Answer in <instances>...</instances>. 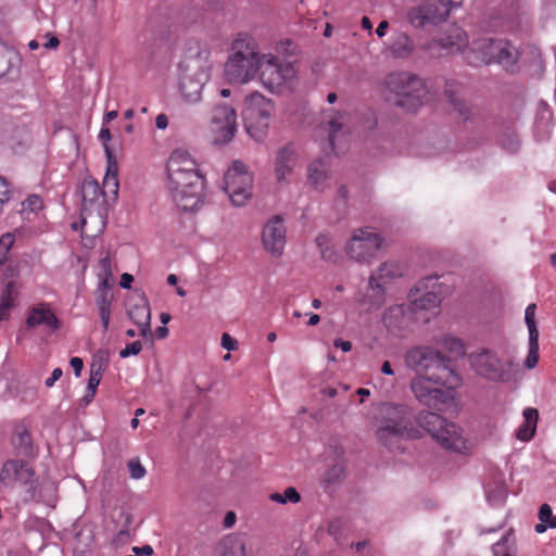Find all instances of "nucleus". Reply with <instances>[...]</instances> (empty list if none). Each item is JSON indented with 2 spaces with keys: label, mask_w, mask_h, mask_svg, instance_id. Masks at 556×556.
Listing matches in <instances>:
<instances>
[{
  "label": "nucleus",
  "mask_w": 556,
  "mask_h": 556,
  "mask_svg": "<svg viewBox=\"0 0 556 556\" xmlns=\"http://www.w3.org/2000/svg\"><path fill=\"white\" fill-rule=\"evenodd\" d=\"M386 425L377 430L379 441L391 450L400 448L403 439H418L427 433L443 450L468 456L475 443L467 431L458 424L442 415L420 410L416 416L417 427L409 424L410 409L406 405L388 404L383 407Z\"/></svg>",
  "instance_id": "obj_1"
},
{
  "label": "nucleus",
  "mask_w": 556,
  "mask_h": 556,
  "mask_svg": "<svg viewBox=\"0 0 556 556\" xmlns=\"http://www.w3.org/2000/svg\"><path fill=\"white\" fill-rule=\"evenodd\" d=\"M274 61L273 53H262L256 39L239 33L232 40L224 73L228 81L245 85L258 79L265 63Z\"/></svg>",
  "instance_id": "obj_2"
},
{
  "label": "nucleus",
  "mask_w": 556,
  "mask_h": 556,
  "mask_svg": "<svg viewBox=\"0 0 556 556\" xmlns=\"http://www.w3.org/2000/svg\"><path fill=\"white\" fill-rule=\"evenodd\" d=\"M206 181L190 154L176 149V210L193 215L204 205Z\"/></svg>",
  "instance_id": "obj_3"
},
{
  "label": "nucleus",
  "mask_w": 556,
  "mask_h": 556,
  "mask_svg": "<svg viewBox=\"0 0 556 556\" xmlns=\"http://www.w3.org/2000/svg\"><path fill=\"white\" fill-rule=\"evenodd\" d=\"M443 375H420L410 382V390L417 401L428 407L441 409L456 401V390L463 378L453 368H443Z\"/></svg>",
  "instance_id": "obj_4"
},
{
  "label": "nucleus",
  "mask_w": 556,
  "mask_h": 556,
  "mask_svg": "<svg viewBox=\"0 0 556 556\" xmlns=\"http://www.w3.org/2000/svg\"><path fill=\"white\" fill-rule=\"evenodd\" d=\"M383 94L397 106L416 110L428 100L425 81L408 72L389 74L383 80Z\"/></svg>",
  "instance_id": "obj_5"
},
{
  "label": "nucleus",
  "mask_w": 556,
  "mask_h": 556,
  "mask_svg": "<svg viewBox=\"0 0 556 556\" xmlns=\"http://www.w3.org/2000/svg\"><path fill=\"white\" fill-rule=\"evenodd\" d=\"M471 370L482 379L492 382L510 380L516 363L513 356L503 355L496 348H478L468 355Z\"/></svg>",
  "instance_id": "obj_6"
},
{
  "label": "nucleus",
  "mask_w": 556,
  "mask_h": 556,
  "mask_svg": "<svg viewBox=\"0 0 556 556\" xmlns=\"http://www.w3.org/2000/svg\"><path fill=\"white\" fill-rule=\"evenodd\" d=\"M242 119L248 135L255 141H263L275 116V103L258 91L248 94L243 101Z\"/></svg>",
  "instance_id": "obj_7"
},
{
  "label": "nucleus",
  "mask_w": 556,
  "mask_h": 556,
  "mask_svg": "<svg viewBox=\"0 0 556 556\" xmlns=\"http://www.w3.org/2000/svg\"><path fill=\"white\" fill-rule=\"evenodd\" d=\"M462 7V0H417L406 11L407 23L416 29L439 26L445 23L451 13Z\"/></svg>",
  "instance_id": "obj_8"
},
{
  "label": "nucleus",
  "mask_w": 556,
  "mask_h": 556,
  "mask_svg": "<svg viewBox=\"0 0 556 556\" xmlns=\"http://www.w3.org/2000/svg\"><path fill=\"white\" fill-rule=\"evenodd\" d=\"M174 26V1L162 0L152 10L147 29L150 33L151 54L155 55L163 49L172 54L174 39L172 28Z\"/></svg>",
  "instance_id": "obj_9"
},
{
  "label": "nucleus",
  "mask_w": 556,
  "mask_h": 556,
  "mask_svg": "<svg viewBox=\"0 0 556 556\" xmlns=\"http://www.w3.org/2000/svg\"><path fill=\"white\" fill-rule=\"evenodd\" d=\"M31 460L7 459L0 470V485L17 484L24 491V502L36 501L39 494V480Z\"/></svg>",
  "instance_id": "obj_10"
},
{
  "label": "nucleus",
  "mask_w": 556,
  "mask_h": 556,
  "mask_svg": "<svg viewBox=\"0 0 556 556\" xmlns=\"http://www.w3.org/2000/svg\"><path fill=\"white\" fill-rule=\"evenodd\" d=\"M207 74L203 70L200 59V49L198 43H193L190 48V56L188 63L179 64V83L178 89L181 99L186 103H195L201 99V90L206 80Z\"/></svg>",
  "instance_id": "obj_11"
},
{
  "label": "nucleus",
  "mask_w": 556,
  "mask_h": 556,
  "mask_svg": "<svg viewBox=\"0 0 556 556\" xmlns=\"http://www.w3.org/2000/svg\"><path fill=\"white\" fill-rule=\"evenodd\" d=\"M257 80L271 93L290 92L298 86V70L291 62H279L274 54V61L264 64Z\"/></svg>",
  "instance_id": "obj_12"
},
{
  "label": "nucleus",
  "mask_w": 556,
  "mask_h": 556,
  "mask_svg": "<svg viewBox=\"0 0 556 556\" xmlns=\"http://www.w3.org/2000/svg\"><path fill=\"white\" fill-rule=\"evenodd\" d=\"M238 130L236 109L226 102L217 103L212 109L207 124V135L214 144H227Z\"/></svg>",
  "instance_id": "obj_13"
},
{
  "label": "nucleus",
  "mask_w": 556,
  "mask_h": 556,
  "mask_svg": "<svg viewBox=\"0 0 556 556\" xmlns=\"http://www.w3.org/2000/svg\"><path fill=\"white\" fill-rule=\"evenodd\" d=\"M253 177L241 161H235L226 170L224 190L236 206L244 205L252 195Z\"/></svg>",
  "instance_id": "obj_14"
},
{
  "label": "nucleus",
  "mask_w": 556,
  "mask_h": 556,
  "mask_svg": "<svg viewBox=\"0 0 556 556\" xmlns=\"http://www.w3.org/2000/svg\"><path fill=\"white\" fill-rule=\"evenodd\" d=\"M383 239L370 227L355 229L345 244L346 254L358 263H369L382 248Z\"/></svg>",
  "instance_id": "obj_15"
},
{
  "label": "nucleus",
  "mask_w": 556,
  "mask_h": 556,
  "mask_svg": "<svg viewBox=\"0 0 556 556\" xmlns=\"http://www.w3.org/2000/svg\"><path fill=\"white\" fill-rule=\"evenodd\" d=\"M405 364L420 375H443V368H451L446 358L435 349L418 345L406 352Z\"/></svg>",
  "instance_id": "obj_16"
},
{
  "label": "nucleus",
  "mask_w": 556,
  "mask_h": 556,
  "mask_svg": "<svg viewBox=\"0 0 556 556\" xmlns=\"http://www.w3.org/2000/svg\"><path fill=\"white\" fill-rule=\"evenodd\" d=\"M467 33L458 26L448 27L439 38H432L421 46V49L431 56L462 53L466 58L469 49Z\"/></svg>",
  "instance_id": "obj_17"
},
{
  "label": "nucleus",
  "mask_w": 556,
  "mask_h": 556,
  "mask_svg": "<svg viewBox=\"0 0 556 556\" xmlns=\"http://www.w3.org/2000/svg\"><path fill=\"white\" fill-rule=\"evenodd\" d=\"M301 165V156L298 149L286 143L279 147L274 154L273 173L276 182L280 187L290 186Z\"/></svg>",
  "instance_id": "obj_18"
},
{
  "label": "nucleus",
  "mask_w": 556,
  "mask_h": 556,
  "mask_svg": "<svg viewBox=\"0 0 556 556\" xmlns=\"http://www.w3.org/2000/svg\"><path fill=\"white\" fill-rule=\"evenodd\" d=\"M404 265L394 260L387 261L369 277V288L375 293L376 299L371 303L372 308H379L384 303L386 286L401 278L404 274Z\"/></svg>",
  "instance_id": "obj_19"
},
{
  "label": "nucleus",
  "mask_w": 556,
  "mask_h": 556,
  "mask_svg": "<svg viewBox=\"0 0 556 556\" xmlns=\"http://www.w3.org/2000/svg\"><path fill=\"white\" fill-rule=\"evenodd\" d=\"M442 283L438 277L429 276L420 280L409 294L414 311H430L441 304Z\"/></svg>",
  "instance_id": "obj_20"
},
{
  "label": "nucleus",
  "mask_w": 556,
  "mask_h": 556,
  "mask_svg": "<svg viewBox=\"0 0 556 556\" xmlns=\"http://www.w3.org/2000/svg\"><path fill=\"white\" fill-rule=\"evenodd\" d=\"M128 318L139 327V334L143 338L151 336L150 303L143 290L137 288L125 299Z\"/></svg>",
  "instance_id": "obj_21"
},
{
  "label": "nucleus",
  "mask_w": 556,
  "mask_h": 556,
  "mask_svg": "<svg viewBox=\"0 0 556 556\" xmlns=\"http://www.w3.org/2000/svg\"><path fill=\"white\" fill-rule=\"evenodd\" d=\"M261 242L264 251L270 256L280 257L287 243V228L280 216L269 218L262 228Z\"/></svg>",
  "instance_id": "obj_22"
},
{
  "label": "nucleus",
  "mask_w": 556,
  "mask_h": 556,
  "mask_svg": "<svg viewBox=\"0 0 556 556\" xmlns=\"http://www.w3.org/2000/svg\"><path fill=\"white\" fill-rule=\"evenodd\" d=\"M99 140L102 142L105 160H106V167H105V174L103 177V184L104 187H111L112 186V201L116 202L118 198V190H119V181H118V163L115 154L114 148L110 144V141L112 139L111 130L108 126L102 125L99 135Z\"/></svg>",
  "instance_id": "obj_23"
},
{
  "label": "nucleus",
  "mask_w": 556,
  "mask_h": 556,
  "mask_svg": "<svg viewBox=\"0 0 556 556\" xmlns=\"http://www.w3.org/2000/svg\"><path fill=\"white\" fill-rule=\"evenodd\" d=\"M11 445L17 456L15 459L35 462L39 456V445L34 441L30 430L23 421L14 426Z\"/></svg>",
  "instance_id": "obj_24"
},
{
  "label": "nucleus",
  "mask_w": 556,
  "mask_h": 556,
  "mask_svg": "<svg viewBox=\"0 0 556 556\" xmlns=\"http://www.w3.org/2000/svg\"><path fill=\"white\" fill-rule=\"evenodd\" d=\"M218 556H257L251 538L247 533L233 532L225 535L218 544Z\"/></svg>",
  "instance_id": "obj_25"
},
{
  "label": "nucleus",
  "mask_w": 556,
  "mask_h": 556,
  "mask_svg": "<svg viewBox=\"0 0 556 556\" xmlns=\"http://www.w3.org/2000/svg\"><path fill=\"white\" fill-rule=\"evenodd\" d=\"M104 189H109L112 193V186L104 187L102 182V187L99 182L92 177L87 176L78 187V192L81 194V207H80V225L81 227L86 225V213L88 211L87 204H94L99 200L100 197L103 198V203L109 204L108 195Z\"/></svg>",
  "instance_id": "obj_26"
},
{
  "label": "nucleus",
  "mask_w": 556,
  "mask_h": 556,
  "mask_svg": "<svg viewBox=\"0 0 556 556\" xmlns=\"http://www.w3.org/2000/svg\"><path fill=\"white\" fill-rule=\"evenodd\" d=\"M306 178L309 186L317 191H325L332 182V168L330 161L319 157L307 165Z\"/></svg>",
  "instance_id": "obj_27"
},
{
  "label": "nucleus",
  "mask_w": 556,
  "mask_h": 556,
  "mask_svg": "<svg viewBox=\"0 0 556 556\" xmlns=\"http://www.w3.org/2000/svg\"><path fill=\"white\" fill-rule=\"evenodd\" d=\"M22 65L21 54L0 37V79L13 81L20 77Z\"/></svg>",
  "instance_id": "obj_28"
},
{
  "label": "nucleus",
  "mask_w": 556,
  "mask_h": 556,
  "mask_svg": "<svg viewBox=\"0 0 556 556\" xmlns=\"http://www.w3.org/2000/svg\"><path fill=\"white\" fill-rule=\"evenodd\" d=\"M497 40L493 38H479L475 40L466 54L467 62L472 65L494 63Z\"/></svg>",
  "instance_id": "obj_29"
},
{
  "label": "nucleus",
  "mask_w": 556,
  "mask_h": 556,
  "mask_svg": "<svg viewBox=\"0 0 556 556\" xmlns=\"http://www.w3.org/2000/svg\"><path fill=\"white\" fill-rule=\"evenodd\" d=\"M25 324L28 329L46 326L53 331L59 330L62 326L54 312L45 304L31 307Z\"/></svg>",
  "instance_id": "obj_30"
},
{
  "label": "nucleus",
  "mask_w": 556,
  "mask_h": 556,
  "mask_svg": "<svg viewBox=\"0 0 556 556\" xmlns=\"http://www.w3.org/2000/svg\"><path fill=\"white\" fill-rule=\"evenodd\" d=\"M521 415L522 421L514 431V438L521 443H529L536 434L539 410L534 407H526Z\"/></svg>",
  "instance_id": "obj_31"
},
{
  "label": "nucleus",
  "mask_w": 556,
  "mask_h": 556,
  "mask_svg": "<svg viewBox=\"0 0 556 556\" xmlns=\"http://www.w3.org/2000/svg\"><path fill=\"white\" fill-rule=\"evenodd\" d=\"M349 115L343 111L326 110L323 113V122L329 129V142L332 149L336 148V139L339 134L346 132Z\"/></svg>",
  "instance_id": "obj_32"
},
{
  "label": "nucleus",
  "mask_w": 556,
  "mask_h": 556,
  "mask_svg": "<svg viewBox=\"0 0 556 556\" xmlns=\"http://www.w3.org/2000/svg\"><path fill=\"white\" fill-rule=\"evenodd\" d=\"M390 54L397 59H406L414 51L413 39L404 31L395 34L389 41Z\"/></svg>",
  "instance_id": "obj_33"
},
{
  "label": "nucleus",
  "mask_w": 556,
  "mask_h": 556,
  "mask_svg": "<svg viewBox=\"0 0 556 556\" xmlns=\"http://www.w3.org/2000/svg\"><path fill=\"white\" fill-rule=\"evenodd\" d=\"M519 59L518 50L507 40H497V51L494 63H497L506 70L513 68Z\"/></svg>",
  "instance_id": "obj_34"
},
{
  "label": "nucleus",
  "mask_w": 556,
  "mask_h": 556,
  "mask_svg": "<svg viewBox=\"0 0 556 556\" xmlns=\"http://www.w3.org/2000/svg\"><path fill=\"white\" fill-rule=\"evenodd\" d=\"M14 281L7 282L3 292L0 295V321H5L10 318L11 311L17 305L15 300Z\"/></svg>",
  "instance_id": "obj_35"
},
{
  "label": "nucleus",
  "mask_w": 556,
  "mask_h": 556,
  "mask_svg": "<svg viewBox=\"0 0 556 556\" xmlns=\"http://www.w3.org/2000/svg\"><path fill=\"white\" fill-rule=\"evenodd\" d=\"M112 302V294L96 293V304L99 311V317L104 332L109 330Z\"/></svg>",
  "instance_id": "obj_36"
},
{
  "label": "nucleus",
  "mask_w": 556,
  "mask_h": 556,
  "mask_svg": "<svg viewBox=\"0 0 556 556\" xmlns=\"http://www.w3.org/2000/svg\"><path fill=\"white\" fill-rule=\"evenodd\" d=\"M437 343L455 358L464 357L466 354V344L457 337L446 334Z\"/></svg>",
  "instance_id": "obj_37"
},
{
  "label": "nucleus",
  "mask_w": 556,
  "mask_h": 556,
  "mask_svg": "<svg viewBox=\"0 0 556 556\" xmlns=\"http://www.w3.org/2000/svg\"><path fill=\"white\" fill-rule=\"evenodd\" d=\"M539 523L535 525L536 533H544L547 529H556V516L548 504L541 505L538 514Z\"/></svg>",
  "instance_id": "obj_38"
},
{
  "label": "nucleus",
  "mask_w": 556,
  "mask_h": 556,
  "mask_svg": "<svg viewBox=\"0 0 556 556\" xmlns=\"http://www.w3.org/2000/svg\"><path fill=\"white\" fill-rule=\"evenodd\" d=\"M492 549L494 556H516V540L511 531L497 541Z\"/></svg>",
  "instance_id": "obj_39"
},
{
  "label": "nucleus",
  "mask_w": 556,
  "mask_h": 556,
  "mask_svg": "<svg viewBox=\"0 0 556 556\" xmlns=\"http://www.w3.org/2000/svg\"><path fill=\"white\" fill-rule=\"evenodd\" d=\"M488 502L493 506H501L507 497V488L503 482H494L485 491Z\"/></svg>",
  "instance_id": "obj_40"
},
{
  "label": "nucleus",
  "mask_w": 556,
  "mask_h": 556,
  "mask_svg": "<svg viewBox=\"0 0 556 556\" xmlns=\"http://www.w3.org/2000/svg\"><path fill=\"white\" fill-rule=\"evenodd\" d=\"M269 500L274 503L286 505L288 503L296 504L301 501V495L293 486H288L283 493H271Z\"/></svg>",
  "instance_id": "obj_41"
},
{
  "label": "nucleus",
  "mask_w": 556,
  "mask_h": 556,
  "mask_svg": "<svg viewBox=\"0 0 556 556\" xmlns=\"http://www.w3.org/2000/svg\"><path fill=\"white\" fill-rule=\"evenodd\" d=\"M536 305L534 303L529 304L525 309V323L529 332V340L539 339V330L536 326Z\"/></svg>",
  "instance_id": "obj_42"
},
{
  "label": "nucleus",
  "mask_w": 556,
  "mask_h": 556,
  "mask_svg": "<svg viewBox=\"0 0 556 556\" xmlns=\"http://www.w3.org/2000/svg\"><path fill=\"white\" fill-rule=\"evenodd\" d=\"M173 160H174V150H172L168 153L166 160L164 161V164H162V163L157 164L156 162H154L153 167L154 168L159 167L162 170V173L165 175L168 192L174 198V178H173L172 168H170V163Z\"/></svg>",
  "instance_id": "obj_43"
},
{
  "label": "nucleus",
  "mask_w": 556,
  "mask_h": 556,
  "mask_svg": "<svg viewBox=\"0 0 556 556\" xmlns=\"http://www.w3.org/2000/svg\"><path fill=\"white\" fill-rule=\"evenodd\" d=\"M109 362H110V351L106 349H99L92 357V363L90 365V371H100L101 375H103Z\"/></svg>",
  "instance_id": "obj_44"
},
{
  "label": "nucleus",
  "mask_w": 556,
  "mask_h": 556,
  "mask_svg": "<svg viewBox=\"0 0 556 556\" xmlns=\"http://www.w3.org/2000/svg\"><path fill=\"white\" fill-rule=\"evenodd\" d=\"M539 363V339L529 340V351L525 361V367L533 369Z\"/></svg>",
  "instance_id": "obj_45"
},
{
  "label": "nucleus",
  "mask_w": 556,
  "mask_h": 556,
  "mask_svg": "<svg viewBox=\"0 0 556 556\" xmlns=\"http://www.w3.org/2000/svg\"><path fill=\"white\" fill-rule=\"evenodd\" d=\"M316 243L321 254V257L326 261H334L336 255L332 249L330 248V242L327 236L320 235L316 238Z\"/></svg>",
  "instance_id": "obj_46"
},
{
  "label": "nucleus",
  "mask_w": 556,
  "mask_h": 556,
  "mask_svg": "<svg viewBox=\"0 0 556 556\" xmlns=\"http://www.w3.org/2000/svg\"><path fill=\"white\" fill-rule=\"evenodd\" d=\"M15 237L11 232H7L0 237V263H5L8 260V253L13 247Z\"/></svg>",
  "instance_id": "obj_47"
},
{
  "label": "nucleus",
  "mask_w": 556,
  "mask_h": 556,
  "mask_svg": "<svg viewBox=\"0 0 556 556\" xmlns=\"http://www.w3.org/2000/svg\"><path fill=\"white\" fill-rule=\"evenodd\" d=\"M127 468H128L130 478H132L135 480H139V479L143 478L147 473V470H146L144 466L141 464V462L139 460V458L129 459L127 462Z\"/></svg>",
  "instance_id": "obj_48"
},
{
  "label": "nucleus",
  "mask_w": 556,
  "mask_h": 556,
  "mask_svg": "<svg viewBox=\"0 0 556 556\" xmlns=\"http://www.w3.org/2000/svg\"><path fill=\"white\" fill-rule=\"evenodd\" d=\"M141 351L142 342L140 340H135L132 342L127 343L126 346L119 351V357L127 358L130 356H137Z\"/></svg>",
  "instance_id": "obj_49"
},
{
  "label": "nucleus",
  "mask_w": 556,
  "mask_h": 556,
  "mask_svg": "<svg viewBox=\"0 0 556 556\" xmlns=\"http://www.w3.org/2000/svg\"><path fill=\"white\" fill-rule=\"evenodd\" d=\"M23 208L28 212H38L42 208V200L38 194H29L23 202Z\"/></svg>",
  "instance_id": "obj_50"
},
{
  "label": "nucleus",
  "mask_w": 556,
  "mask_h": 556,
  "mask_svg": "<svg viewBox=\"0 0 556 556\" xmlns=\"http://www.w3.org/2000/svg\"><path fill=\"white\" fill-rule=\"evenodd\" d=\"M130 533L129 529L122 528L113 538L112 545L115 548H119L129 542Z\"/></svg>",
  "instance_id": "obj_51"
},
{
  "label": "nucleus",
  "mask_w": 556,
  "mask_h": 556,
  "mask_svg": "<svg viewBox=\"0 0 556 556\" xmlns=\"http://www.w3.org/2000/svg\"><path fill=\"white\" fill-rule=\"evenodd\" d=\"M102 376L100 371H90L86 391H89L90 393H97V390L99 388V384L102 380Z\"/></svg>",
  "instance_id": "obj_52"
},
{
  "label": "nucleus",
  "mask_w": 556,
  "mask_h": 556,
  "mask_svg": "<svg viewBox=\"0 0 556 556\" xmlns=\"http://www.w3.org/2000/svg\"><path fill=\"white\" fill-rule=\"evenodd\" d=\"M43 38L42 47L46 50H56L60 47L61 41L54 33L48 31L43 35Z\"/></svg>",
  "instance_id": "obj_53"
},
{
  "label": "nucleus",
  "mask_w": 556,
  "mask_h": 556,
  "mask_svg": "<svg viewBox=\"0 0 556 556\" xmlns=\"http://www.w3.org/2000/svg\"><path fill=\"white\" fill-rule=\"evenodd\" d=\"M446 93L451 103L455 106V110H457L460 115H466L468 112L467 105L463 103L458 97L453 94L451 87L446 89Z\"/></svg>",
  "instance_id": "obj_54"
},
{
  "label": "nucleus",
  "mask_w": 556,
  "mask_h": 556,
  "mask_svg": "<svg viewBox=\"0 0 556 556\" xmlns=\"http://www.w3.org/2000/svg\"><path fill=\"white\" fill-rule=\"evenodd\" d=\"M112 288H113V277L102 276L98 283L96 293L110 294V291L112 290Z\"/></svg>",
  "instance_id": "obj_55"
},
{
  "label": "nucleus",
  "mask_w": 556,
  "mask_h": 556,
  "mask_svg": "<svg viewBox=\"0 0 556 556\" xmlns=\"http://www.w3.org/2000/svg\"><path fill=\"white\" fill-rule=\"evenodd\" d=\"M70 366L73 369L74 376L76 378H79L81 376V371L84 369V361L81 357L78 356H72L70 358Z\"/></svg>",
  "instance_id": "obj_56"
},
{
  "label": "nucleus",
  "mask_w": 556,
  "mask_h": 556,
  "mask_svg": "<svg viewBox=\"0 0 556 556\" xmlns=\"http://www.w3.org/2000/svg\"><path fill=\"white\" fill-rule=\"evenodd\" d=\"M220 344L224 349L228 351H233L238 346L237 341L229 333L226 332L222 334Z\"/></svg>",
  "instance_id": "obj_57"
},
{
  "label": "nucleus",
  "mask_w": 556,
  "mask_h": 556,
  "mask_svg": "<svg viewBox=\"0 0 556 556\" xmlns=\"http://www.w3.org/2000/svg\"><path fill=\"white\" fill-rule=\"evenodd\" d=\"M342 526L343 523L341 520H333L329 523L328 532L336 541L340 539Z\"/></svg>",
  "instance_id": "obj_58"
},
{
  "label": "nucleus",
  "mask_w": 556,
  "mask_h": 556,
  "mask_svg": "<svg viewBox=\"0 0 556 556\" xmlns=\"http://www.w3.org/2000/svg\"><path fill=\"white\" fill-rule=\"evenodd\" d=\"M63 375V370L61 367H56L52 370L50 377H48L46 380H45V386L47 388H52L54 386V383L61 379Z\"/></svg>",
  "instance_id": "obj_59"
},
{
  "label": "nucleus",
  "mask_w": 556,
  "mask_h": 556,
  "mask_svg": "<svg viewBox=\"0 0 556 556\" xmlns=\"http://www.w3.org/2000/svg\"><path fill=\"white\" fill-rule=\"evenodd\" d=\"M135 281V277L129 273H123L119 279V286L122 289L130 290Z\"/></svg>",
  "instance_id": "obj_60"
},
{
  "label": "nucleus",
  "mask_w": 556,
  "mask_h": 556,
  "mask_svg": "<svg viewBox=\"0 0 556 556\" xmlns=\"http://www.w3.org/2000/svg\"><path fill=\"white\" fill-rule=\"evenodd\" d=\"M237 522V515L235 511L229 510L226 513L224 520H223V527L225 529H231Z\"/></svg>",
  "instance_id": "obj_61"
},
{
  "label": "nucleus",
  "mask_w": 556,
  "mask_h": 556,
  "mask_svg": "<svg viewBox=\"0 0 556 556\" xmlns=\"http://www.w3.org/2000/svg\"><path fill=\"white\" fill-rule=\"evenodd\" d=\"M100 266L103 270V276L113 277L112 264L110 256H104L100 260Z\"/></svg>",
  "instance_id": "obj_62"
},
{
  "label": "nucleus",
  "mask_w": 556,
  "mask_h": 556,
  "mask_svg": "<svg viewBox=\"0 0 556 556\" xmlns=\"http://www.w3.org/2000/svg\"><path fill=\"white\" fill-rule=\"evenodd\" d=\"M155 126L160 130H164L168 126V117L166 114L161 113L155 118Z\"/></svg>",
  "instance_id": "obj_63"
},
{
  "label": "nucleus",
  "mask_w": 556,
  "mask_h": 556,
  "mask_svg": "<svg viewBox=\"0 0 556 556\" xmlns=\"http://www.w3.org/2000/svg\"><path fill=\"white\" fill-rule=\"evenodd\" d=\"M137 552H139L142 556H152L153 547L150 544H143L141 546H132Z\"/></svg>",
  "instance_id": "obj_64"
}]
</instances>
